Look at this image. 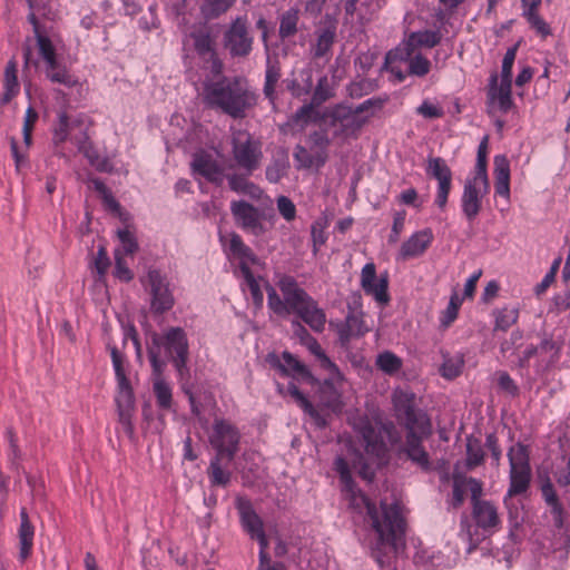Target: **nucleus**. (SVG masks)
I'll use <instances>...</instances> for the list:
<instances>
[{"instance_id": "f257e3e1", "label": "nucleus", "mask_w": 570, "mask_h": 570, "mask_svg": "<svg viewBox=\"0 0 570 570\" xmlns=\"http://www.w3.org/2000/svg\"><path fill=\"white\" fill-rule=\"evenodd\" d=\"M354 428L362 439L365 446L366 459L354 450L348 443V456H337L335 460V470L338 472L343 488V494L348 501L350 507L362 513L366 511L373 531L376 534L375 546L372 553L377 563L382 567L385 563V557L395 553L401 542L404 529L397 503H381L380 510L375 508L370 500L355 488L352 480L348 461L364 480L371 481L374 478V466H380L386 461V445L381 434L373 428L367 419H360L354 423Z\"/></svg>"}, {"instance_id": "f03ea898", "label": "nucleus", "mask_w": 570, "mask_h": 570, "mask_svg": "<svg viewBox=\"0 0 570 570\" xmlns=\"http://www.w3.org/2000/svg\"><path fill=\"white\" fill-rule=\"evenodd\" d=\"M224 250L228 261L237 268V275L243 278L245 286L250 293L256 307H262L264 294L262 286L267 291L268 307L279 316H287L293 312L291 304L279 297L275 288L269 286L259 275L263 263L257 255L247 246L236 233L220 236Z\"/></svg>"}, {"instance_id": "7ed1b4c3", "label": "nucleus", "mask_w": 570, "mask_h": 570, "mask_svg": "<svg viewBox=\"0 0 570 570\" xmlns=\"http://www.w3.org/2000/svg\"><path fill=\"white\" fill-rule=\"evenodd\" d=\"M199 96L208 108L235 119L244 118L257 104V95L247 80L240 77H225L222 72L206 77Z\"/></svg>"}, {"instance_id": "20e7f679", "label": "nucleus", "mask_w": 570, "mask_h": 570, "mask_svg": "<svg viewBox=\"0 0 570 570\" xmlns=\"http://www.w3.org/2000/svg\"><path fill=\"white\" fill-rule=\"evenodd\" d=\"M510 464V484L503 502L508 509L510 521L517 525L519 523L518 508L513 507L512 498L523 494L528 491L531 482L530 454L528 448L522 443L513 444L508 451Z\"/></svg>"}, {"instance_id": "39448f33", "label": "nucleus", "mask_w": 570, "mask_h": 570, "mask_svg": "<svg viewBox=\"0 0 570 570\" xmlns=\"http://www.w3.org/2000/svg\"><path fill=\"white\" fill-rule=\"evenodd\" d=\"M27 2L31 9L28 19L35 29L39 55L43 60V72L46 78L51 82L62 85L66 88H73L78 86L79 79L59 61L51 40L48 37L41 35L38 30V22L33 10L37 9L40 4L37 0H27Z\"/></svg>"}, {"instance_id": "423d86ee", "label": "nucleus", "mask_w": 570, "mask_h": 570, "mask_svg": "<svg viewBox=\"0 0 570 570\" xmlns=\"http://www.w3.org/2000/svg\"><path fill=\"white\" fill-rule=\"evenodd\" d=\"M278 287L296 313L313 331L322 332L325 327L326 316L317 303L298 286L291 276H284L278 282Z\"/></svg>"}, {"instance_id": "0eeeda50", "label": "nucleus", "mask_w": 570, "mask_h": 570, "mask_svg": "<svg viewBox=\"0 0 570 570\" xmlns=\"http://www.w3.org/2000/svg\"><path fill=\"white\" fill-rule=\"evenodd\" d=\"M110 355L118 383V392L116 395V404L118 410L119 423L124 431L129 435H134L132 416L135 412V397L129 381L125 375L122 367L124 356L117 347H110Z\"/></svg>"}, {"instance_id": "6e6552de", "label": "nucleus", "mask_w": 570, "mask_h": 570, "mask_svg": "<svg viewBox=\"0 0 570 570\" xmlns=\"http://www.w3.org/2000/svg\"><path fill=\"white\" fill-rule=\"evenodd\" d=\"M232 155L235 164L247 175L259 168L263 151L262 144L247 130L232 129L230 136Z\"/></svg>"}, {"instance_id": "1a4fd4ad", "label": "nucleus", "mask_w": 570, "mask_h": 570, "mask_svg": "<svg viewBox=\"0 0 570 570\" xmlns=\"http://www.w3.org/2000/svg\"><path fill=\"white\" fill-rule=\"evenodd\" d=\"M304 345L317 357L320 365L330 373V377L325 380L322 389L323 394L330 391L328 397L323 400L324 405L334 412L341 411L343 402L336 385L343 380L342 374L337 366L326 356L323 348L313 336L307 337Z\"/></svg>"}, {"instance_id": "9d476101", "label": "nucleus", "mask_w": 570, "mask_h": 570, "mask_svg": "<svg viewBox=\"0 0 570 570\" xmlns=\"http://www.w3.org/2000/svg\"><path fill=\"white\" fill-rule=\"evenodd\" d=\"M151 344L159 350L164 347L166 354L173 358L178 373H184L188 358V341L183 328L170 327L163 335L154 334Z\"/></svg>"}, {"instance_id": "9b49d317", "label": "nucleus", "mask_w": 570, "mask_h": 570, "mask_svg": "<svg viewBox=\"0 0 570 570\" xmlns=\"http://www.w3.org/2000/svg\"><path fill=\"white\" fill-rule=\"evenodd\" d=\"M414 393L397 389L393 392V404L397 416L404 422L407 430H419L423 435H430L431 424L424 414L414 411Z\"/></svg>"}, {"instance_id": "f8f14e48", "label": "nucleus", "mask_w": 570, "mask_h": 570, "mask_svg": "<svg viewBox=\"0 0 570 570\" xmlns=\"http://www.w3.org/2000/svg\"><path fill=\"white\" fill-rule=\"evenodd\" d=\"M141 283L148 288L150 307L155 313H164L174 306L175 298L169 281L158 269H149Z\"/></svg>"}, {"instance_id": "ddd939ff", "label": "nucleus", "mask_w": 570, "mask_h": 570, "mask_svg": "<svg viewBox=\"0 0 570 570\" xmlns=\"http://www.w3.org/2000/svg\"><path fill=\"white\" fill-rule=\"evenodd\" d=\"M209 442L217 451V455H226L232 460L238 449L239 433L229 421L216 419L209 434Z\"/></svg>"}, {"instance_id": "4468645a", "label": "nucleus", "mask_w": 570, "mask_h": 570, "mask_svg": "<svg viewBox=\"0 0 570 570\" xmlns=\"http://www.w3.org/2000/svg\"><path fill=\"white\" fill-rule=\"evenodd\" d=\"M230 212L236 224L246 233L258 237L263 236L267 232V228L262 220V214L249 203L243 200L232 202Z\"/></svg>"}, {"instance_id": "2eb2a0df", "label": "nucleus", "mask_w": 570, "mask_h": 570, "mask_svg": "<svg viewBox=\"0 0 570 570\" xmlns=\"http://www.w3.org/2000/svg\"><path fill=\"white\" fill-rule=\"evenodd\" d=\"M360 283L364 293L372 296L380 305H386L390 302L387 274L377 277L374 263H367L363 266Z\"/></svg>"}, {"instance_id": "dca6fc26", "label": "nucleus", "mask_w": 570, "mask_h": 570, "mask_svg": "<svg viewBox=\"0 0 570 570\" xmlns=\"http://www.w3.org/2000/svg\"><path fill=\"white\" fill-rule=\"evenodd\" d=\"M426 173L438 181L434 203L443 210L448 204V197L452 187V171L444 159L431 157L428 160Z\"/></svg>"}, {"instance_id": "f3484780", "label": "nucleus", "mask_w": 570, "mask_h": 570, "mask_svg": "<svg viewBox=\"0 0 570 570\" xmlns=\"http://www.w3.org/2000/svg\"><path fill=\"white\" fill-rule=\"evenodd\" d=\"M490 186L464 181L461 196V210L469 223H473L482 210L483 198L488 195Z\"/></svg>"}, {"instance_id": "a211bd4d", "label": "nucleus", "mask_w": 570, "mask_h": 570, "mask_svg": "<svg viewBox=\"0 0 570 570\" xmlns=\"http://www.w3.org/2000/svg\"><path fill=\"white\" fill-rule=\"evenodd\" d=\"M194 40V48L199 59L204 63V69L208 70L210 75L220 73L223 63L217 58L213 39L205 30H199L191 35Z\"/></svg>"}, {"instance_id": "6ab92c4d", "label": "nucleus", "mask_w": 570, "mask_h": 570, "mask_svg": "<svg viewBox=\"0 0 570 570\" xmlns=\"http://www.w3.org/2000/svg\"><path fill=\"white\" fill-rule=\"evenodd\" d=\"M253 38L243 19H236L225 35V46L232 56L244 57L252 50Z\"/></svg>"}, {"instance_id": "aec40b11", "label": "nucleus", "mask_w": 570, "mask_h": 570, "mask_svg": "<svg viewBox=\"0 0 570 570\" xmlns=\"http://www.w3.org/2000/svg\"><path fill=\"white\" fill-rule=\"evenodd\" d=\"M511 80L501 79L498 83V76L490 77L488 90V108L490 112H508L512 107Z\"/></svg>"}, {"instance_id": "412c9836", "label": "nucleus", "mask_w": 570, "mask_h": 570, "mask_svg": "<svg viewBox=\"0 0 570 570\" xmlns=\"http://www.w3.org/2000/svg\"><path fill=\"white\" fill-rule=\"evenodd\" d=\"M393 60L405 61L407 63L409 73L417 77L428 75L431 69L430 60L420 51H407L402 48H396L395 50L389 51L386 55V63H392Z\"/></svg>"}, {"instance_id": "4be33fe9", "label": "nucleus", "mask_w": 570, "mask_h": 570, "mask_svg": "<svg viewBox=\"0 0 570 570\" xmlns=\"http://www.w3.org/2000/svg\"><path fill=\"white\" fill-rule=\"evenodd\" d=\"M472 517L479 528L485 533L492 534L501 525L498 508L491 501H476L472 505Z\"/></svg>"}, {"instance_id": "5701e85b", "label": "nucleus", "mask_w": 570, "mask_h": 570, "mask_svg": "<svg viewBox=\"0 0 570 570\" xmlns=\"http://www.w3.org/2000/svg\"><path fill=\"white\" fill-rule=\"evenodd\" d=\"M191 167L196 174L216 185H222L225 179L224 168L209 153H197L194 156Z\"/></svg>"}, {"instance_id": "b1692460", "label": "nucleus", "mask_w": 570, "mask_h": 570, "mask_svg": "<svg viewBox=\"0 0 570 570\" xmlns=\"http://www.w3.org/2000/svg\"><path fill=\"white\" fill-rule=\"evenodd\" d=\"M434 239L431 228H424L412 234L400 247L399 258L406 261L422 256Z\"/></svg>"}, {"instance_id": "393cba45", "label": "nucleus", "mask_w": 570, "mask_h": 570, "mask_svg": "<svg viewBox=\"0 0 570 570\" xmlns=\"http://www.w3.org/2000/svg\"><path fill=\"white\" fill-rule=\"evenodd\" d=\"M267 361L271 365L277 367L284 375H289L305 381L313 380L308 368L288 352L283 353L282 360H279L276 354H269L267 356Z\"/></svg>"}, {"instance_id": "a878e982", "label": "nucleus", "mask_w": 570, "mask_h": 570, "mask_svg": "<svg viewBox=\"0 0 570 570\" xmlns=\"http://www.w3.org/2000/svg\"><path fill=\"white\" fill-rule=\"evenodd\" d=\"M334 124H338L346 132L361 129L367 121V117L361 116L354 108L337 106L332 111Z\"/></svg>"}, {"instance_id": "bb28decb", "label": "nucleus", "mask_w": 570, "mask_h": 570, "mask_svg": "<svg viewBox=\"0 0 570 570\" xmlns=\"http://www.w3.org/2000/svg\"><path fill=\"white\" fill-rule=\"evenodd\" d=\"M236 508L240 517L242 525L250 535V538H254L255 534L264 531L263 521L254 511L253 505L248 499L238 497L236 499Z\"/></svg>"}, {"instance_id": "cd10ccee", "label": "nucleus", "mask_w": 570, "mask_h": 570, "mask_svg": "<svg viewBox=\"0 0 570 570\" xmlns=\"http://www.w3.org/2000/svg\"><path fill=\"white\" fill-rule=\"evenodd\" d=\"M441 41V33L433 30L415 31L407 36L399 48L407 51H420L422 48L431 49Z\"/></svg>"}, {"instance_id": "c85d7f7f", "label": "nucleus", "mask_w": 570, "mask_h": 570, "mask_svg": "<svg viewBox=\"0 0 570 570\" xmlns=\"http://www.w3.org/2000/svg\"><path fill=\"white\" fill-rule=\"evenodd\" d=\"M426 436L421 434L417 429L413 431L407 430L405 452L422 469H429L430 466L429 455L421 445L422 439Z\"/></svg>"}, {"instance_id": "c756f323", "label": "nucleus", "mask_w": 570, "mask_h": 570, "mask_svg": "<svg viewBox=\"0 0 570 570\" xmlns=\"http://www.w3.org/2000/svg\"><path fill=\"white\" fill-rule=\"evenodd\" d=\"M19 537V558L24 561L31 553L33 546L35 528L31 524L27 510L23 508L20 511V527L18 531Z\"/></svg>"}, {"instance_id": "7c9ffc66", "label": "nucleus", "mask_w": 570, "mask_h": 570, "mask_svg": "<svg viewBox=\"0 0 570 570\" xmlns=\"http://www.w3.org/2000/svg\"><path fill=\"white\" fill-rule=\"evenodd\" d=\"M495 193L510 198V166L508 159L498 155L494 157Z\"/></svg>"}, {"instance_id": "2f4dec72", "label": "nucleus", "mask_w": 570, "mask_h": 570, "mask_svg": "<svg viewBox=\"0 0 570 570\" xmlns=\"http://www.w3.org/2000/svg\"><path fill=\"white\" fill-rule=\"evenodd\" d=\"M287 392L304 410V412L309 415V417L313 420L316 426H326V419L312 405V403L304 396V394L298 390V387L295 384H288Z\"/></svg>"}, {"instance_id": "473e14b6", "label": "nucleus", "mask_w": 570, "mask_h": 570, "mask_svg": "<svg viewBox=\"0 0 570 570\" xmlns=\"http://www.w3.org/2000/svg\"><path fill=\"white\" fill-rule=\"evenodd\" d=\"M3 95L1 97V104L6 105L10 102L19 92V82L17 78V63L14 60H10L7 63L4 70V80H3Z\"/></svg>"}, {"instance_id": "72a5a7b5", "label": "nucleus", "mask_w": 570, "mask_h": 570, "mask_svg": "<svg viewBox=\"0 0 570 570\" xmlns=\"http://www.w3.org/2000/svg\"><path fill=\"white\" fill-rule=\"evenodd\" d=\"M232 190L244 194L253 199H259L263 191L255 184L250 183L245 176L233 174L227 177Z\"/></svg>"}, {"instance_id": "f704fd0d", "label": "nucleus", "mask_w": 570, "mask_h": 570, "mask_svg": "<svg viewBox=\"0 0 570 570\" xmlns=\"http://www.w3.org/2000/svg\"><path fill=\"white\" fill-rule=\"evenodd\" d=\"M223 456L216 455L208 466L207 473L209 475L210 484L213 487H227L230 482L232 473L229 470L224 469L220 460Z\"/></svg>"}, {"instance_id": "c9c22d12", "label": "nucleus", "mask_w": 570, "mask_h": 570, "mask_svg": "<svg viewBox=\"0 0 570 570\" xmlns=\"http://www.w3.org/2000/svg\"><path fill=\"white\" fill-rule=\"evenodd\" d=\"M23 147L18 146L14 138L10 139L11 154L16 163L17 170L27 163V151L32 144V130H22Z\"/></svg>"}, {"instance_id": "e433bc0d", "label": "nucleus", "mask_w": 570, "mask_h": 570, "mask_svg": "<svg viewBox=\"0 0 570 570\" xmlns=\"http://www.w3.org/2000/svg\"><path fill=\"white\" fill-rule=\"evenodd\" d=\"M117 235L120 240V245L115 249V253H119L120 256L132 259V255L138 249V244L134 234L128 228H124L119 229Z\"/></svg>"}, {"instance_id": "4c0bfd02", "label": "nucleus", "mask_w": 570, "mask_h": 570, "mask_svg": "<svg viewBox=\"0 0 570 570\" xmlns=\"http://www.w3.org/2000/svg\"><path fill=\"white\" fill-rule=\"evenodd\" d=\"M154 393L157 404L164 410L171 407L173 394L169 384L163 377L154 379Z\"/></svg>"}, {"instance_id": "58836bf2", "label": "nucleus", "mask_w": 570, "mask_h": 570, "mask_svg": "<svg viewBox=\"0 0 570 570\" xmlns=\"http://www.w3.org/2000/svg\"><path fill=\"white\" fill-rule=\"evenodd\" d=\"M301 82L297 79H293L287 83V88L296 97L307 95L313 87L312 70L303 69L299 71Z\"/></svg>"}, {"instance_id": "ea45409f", "label": "nucleus", "mask_w": 570, "mask_h": 570, "mask_svg": "<svg viewBox=\"0 0 570 570\" xmlns=\"http://www.w3.org/2000/svg\"><path fill=\"white\" fill-rule=\"evenodd\" d=\"M542 495L547 504L551 508V512L554 517V521L557 524L561 525L562 523V505L560 504L556 491L550 482H547L542 485Z\"/></svg>"}, {"instance_id": "a19ab883", "label": "nucleus", "mask_w": 570, "mask_h": 570, "mask_svg": "<svg viewBox=\"0 0 570 570\" xmlns=\"http://www.w3.org/2000/svg\"><path fill=\"white\" fill-rule=\"evenodd\" d=\"M336 27L331 23L326 28L322 29L317 36V42L315 46V56H324L332 47L335 38Z\"/></svg>"}, {"instance_id": "79ce46f5", "label": "nucleus", "mask_w": 570, "mask_h": 570, "mask_svg": "<svg viewBox=\"0 0 570 570\" xmlns=\"http://www.w3.org/2000/svg\"><path fill=\"white\" fill-rule=\"evenodd\" d=\"M377 367L386 374H394L402 367V360L391 352H383L376 357Z\"/></svg>"}, {"instance_id": "37998d69", "label": "nucleus", "mask_w": 570, "mask_h": 570, "mask_svg": "<svg viewBox=\"0 0 570 570\" xmlns=\"http://www.w3.org/2000/svg\"><path fill=\"white\" fill-rule=\"evenodd\" d=\"M463 367V358L460 355L455 356H443V363L441 365V374L448 380H452L460 375Z\"/></svg>"}, {"instance_id": "c03bdc74", "label": "nucleus", "mask_w": 570, "mask_h": 570, "mask_svg": "<svg viewBox=\"0 0 570 570\" xmlns=\"http://www.w3.org/2000/svg\"><path fill=\"white\" fill-rule=\"evenodd\" d=\"M298 11L289 9L286 11L279 23V36L285 39L293 36L297 31Z\"/></svg>"}, {"instance_id": "a18cd8bd", "label": "nucleus", "mask_w": 570, "mask_h": 570, "mask_svg": "<svg viewBox=\"0 0 570 570\" xmlns=\"http://www.w3.org/2000/svg\"><path fill=\"white\" fill-rule=\"evenodd\" d=\"M389 101L387 96H379L366 99L362 104H360L356 108H354L360 115L366 112L367 119L374 116L376 112L383 109L385 104Z\"/></svg>"}, {"instance_id": "49530a36", "label": "nucleus", "mask_w": 570, "mask_h": 570, "mask_svg": "<svg viewBox=\"0 0 570 570\" xmlns=\"http://www.w3.org/2000/svg\"><path fill=\"white\" fill-rule=\"evenodd\" d=\"M519 311L514 307H504L497 313L495 330L507 331L517 323Z\"/></svg>"}, {"instance_id": "de8ad7c7", "label": "nucleus", "mask_w": 570, "mask_h": 570, "mask_svg": "<svg viewBox=\"0 0 570 570\" xmlns=\"http://www.w3.org/2000/svg\"><path fill=\"white\" fill-rule=\"evenodd\" d=\"M482 445L478 440L468 439L466 443V465L469 469H473L482 463L483 461Z\"/></svg>"}, {"instance_id": "09e8293b", "label": "nucleus", "mask_w": 570, "mask_h": 570, "mask_svg": "<svg viewBox=\"0 0 570 570\" xmlns=\"http://www.w3.org/2000/svg\"><path fill=\"white\" fill-rule=\"evenodd\" d=\"M115 269L114 275L120 282L128 283L134 278V273L129 268L128 257L120 256L119 253H114Z\"/></svg>"}, {"instance_id": "8fccbe9b", "label": "nucleus", "mask_w": 570, "mask_h": 570, "mask_svg": "<svg viewBox=\"0 0 570 570\" xmlns=\"http://www.w3.org/2000/svg\"><path fill=\"white\" fill-rule=\"evenodd\" d=\"M279 77H281V72H279L278 67H276L275 65H271L268 62V66L266 69V76H265L264 94L271 101H273L275 98L274 97L275 88H276Z\"/></svg>"}, {"instance_id": "3c124183", "label": "nucleus", "mask_w": 570, "mask_h": 570, "mask_svg": "<svg viewBox=\"0 0 570 570\" xmlns=\"http://www.w3.org/2000/svg\"><path fill=\"white\" fill-rule=\"evenodd\" d=\"M416 114L425 119H438L443 117L444 111L442 106L438 101L425 99L416 108Z\"/></svg>"}, {"instance_id": "603ef678", "label": "nucleus", "mask_w": 570, "mask_h": 570, "mask_svg": "<svg viewBox=\"0 0 570 570\" xmlns=\"http://www.w3.org/2000/svg\"><path fill=\"white\" fill-rule=\"evenodd\" d=\"M288 168V161L286 157L277 158L266 168V178L271 183H278L281 178L286 174Z\"/></svg>"}, {"instance_id": "864d4df0", "label": "nucleus", "mask_w": 570, "mask_h": 570, "mask_svg": "<svg viewBox=\"0 0 570 570\" xmlns=\"http://www.w3.org/2000/svg\"><path fill=\"white\" fill-rule=\"evenodd\" d=\"M460 306L461 299L459 298V296H451L445 311L442 312V315L440 317V322L443 327H449L455 321V318L458 317Z\"/></svg>"}, {"instance_id": "5fc2aeb1", "label": "nucleus", "mask_w": 570, "mask_h": 570, "mask_svg": "<svg viewBox=\"0 0 570 570\" xmlns=\"http://www.w3.org/2000/svg\"><path fill=\"white\" fill-rule=\"evenodd\" d=\"M110 265V261L105 246L98 248L97 255L92 262V268L96 271L99 278H102Z\"/></svg>"}, {"instance_id": "6e6d98bb", "label": "nucleus", "mask_w": 570, "mask_h": 570, "mask_svg": "<svg viewBox=\"0 0 570 570\" xmlns=\"http://www.w3.org/2000/svg\"><path fill=\"white\" fill-rule=\"evenodd\" d=\"M518 45L509 48L503 57L501 79L512 81V67L517 57Z\"/></svg>"}, {"instance_id": "4d7b16f0", "label": "nucleus", "mask_w": 570, "mask_h": 570, "mask_svg": "<svg viewBox=\"0 0 570 570\" xmlns=\"http://www.w3.org/2000/svg\"><path fill=\"white\" fill-rule=\"evenodd\" d=\"M276 205L279 214L287 222H292L296 217V207L294 203L286 196H279L276 199Z\"/></svg>"}, {"instance_id": "13d9d810", "label": "nucleus", "mask_w": 570, "mask_h": 570, "mask_svg": "<svg viewBox=\"0 0 570 570\" xmlns=\"http://www.w3.org/2000/svg\"><path fill=\"white\" fill-rule=\"evenodd\" d=\"M70 131V122L66 111H60L58 115V125L55 129V140L62 142L68 138Z\"/></svg>"}, {"instance_id": "bf43d9fd", "label": "nucleus", "mask_w": 570, "mask_h": 570, "mask_svg": "<svg viewBox=\"0 0 570 570\" xmlns=\"http://www.w3.org/2000/svg\"><path fill=\"white\" fill-rule=\"evenodd\" d=\"M464 476L454 475L453 478V493L451 504L453 508H459L464 501Z\"/></svg>"}, {"instance_id": "052dcab7", "label": "nucleus", "mask_w": 570, "mask_h": 570, "mask_svg": "<svg viewBox=\"0 0 570 570\" xmlns=\"http://www.w3.org/2000/svg\"><path fill=\"white\" fill-rule=\"evenodd\" d=\"M148 354H149V360H150V364L153 367V373H154L155 379L163 377L161 374L166 366V362L160 358V350L151 344V346L149 347Z\"/></svg>"}, {"instance_id": "680f3d73", "label": "nucleus", "mask_w": 570, "mask_h": 570, "mask_svg": "<svg viewBox=\"0 0 570 570\" xmlns=\"http://www.w3.org/2000/svg\"><path fill=\"white\" fill-rule=\"evenodd\" d=\"M465 180L474 183V184L490 186L488 174H487V160L476 159V164H475L473 176L466 178Z\"/></svg>"}, {"instance_id": "e2e57ef3", "label": "nucleus", "mask_w": 570, "mask_h": 570, "mask_svg": "<svg viewBox=\"0 0 570 570\" xmlns=\"http://www.w3.org/2000/svg\"><path fill=\"white\" fill-rule=\"evenodd\" d=\"M235 0H205L204 10L210 16L226 11Z\"/></svg>"}, {"instance_id": "0e129e2a", "label": "nucleus", "mask_w": 570, "mask_h": 570, "mask_svg": "<svg viewBox=\"0 0 570 570\" xmlns=\"http://www.w3.org/2000/svg\"><path fill=\"white\" fill-rule=\"evenodd\" d=\"M530 27L542 38H547L551 35L550 26L544 21L540 14H532L531 18L525 19Z\"/></svg>"}, {"instance_id": "69168bd1", "label": "nucleus", "mask_w": 570, "mask_h": 570, "mask_svg": "<svg viewBox=\"0 0 570 570\" xmlns=\"http://www.w3.org/2000/svg\"><path fill=\"white\" fill-rule=\"evenodd\" d=\"M345 322L347 323V327H350V330L357 336H362L368 331V327L364 324L362 315L350 314Z\"/></svg>"}, {"instance_id": "338daca9", "label": "nucleus", "mask_w": 570, "mask_h": 570, "mask_svg": "<svg viewBox=\"0 0 570 570\" xmlns=\"http://www.w3.org/2000/svg\"><path fill=\"white\" fill-rule=\"evenodd\" d=\"M464 488H465V490H469L471 493L472 505L476 501H484L483 499H481L483 489H482V483L480 481H478L476 479H473V478L464 476Z\"/></svg>"}, {"instance_id": "774afa93", "label": "nucleus", "mask_w": 570, "mask_h": 570, "mask_svg": "<svg viewBox=\"0 0 570 570\" xmlns=\"http://www.w3.org/2000/svg\"><path fill=\"white\" fill-rule=\"evenodd\" d=\"M315 114V109L312 105H305L299 108L295 114V122L304 125L306 124Z\"/></svg>"}]
</instances>
